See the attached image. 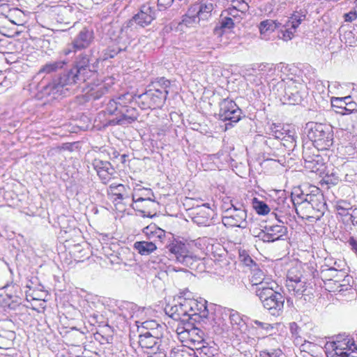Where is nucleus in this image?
Segmentation results:
<instances>
[{
	"instance_id": "f257e3e1",
	"label": "nucleus",
	"mask_w": 357,
	"mask_h": 357,
	"mask_svg": "<svg viewBox=\"0 0 357 357\" xmlns=\"http://www.w3.org/2000/svg\"><path fill=\"white\" fill-rule=\"evenodd\" d=\"M86 81L85 78L72 68L50 82H40L38 85V91L43 96L56 99L60 96H67L73 86H78Z\"/></svg>"
},
{
	"instance_id": "f03ea898",
	"label": "nucleus",
	"mask_w": 357,
	"mask_h": 357,
	"mask_svg": "<svg viewBox=\"0 0 357 357\" xmlns=\"http://www.w3.org/2000/svg\"><path fill=\"white\" fill-rule=\"evenodd\" d=\"M267 287H261L255 291L263 307L273 316H280L284 308V297L281 294V287L276 282H271Z\"/></svg>"
},
{
	"instance_id": "7ed1b4c3",
	"label": "nucleus",
	"mask_w": 357,
	"mask_h": 357,
	"mask_svg": "<svg viewBox=\"0 0 357 357\" xmlns=\"http://www.w3.org/2000/svg\"><path fill=\"white\" fill-rule=\"evenodd\" d=\"M306 134L312 147L318 150L328 149L333 144V131L330 126L309 122L305 126Z\"/></svg>"
},
{
	"instance_id": "20e7f679",
	"label": "nucleus",
	"mask_w": 357,
	"mask_h": 357,
	"mask_svg": "<svg viewBox=\"0 0 357 357\" xmlns=\"http://www.w3.org/2000/svg\"><path fill=\"white\" fill-rule=\"evenodd\" d=\"M183 306L189 311L188 320H192L198 323H203L206 326H211L213 328L218 324L215 321L214 314L209 312L206 300H187L185 299Z\"/></svg>"
},
{
	"instance_id": "39448f33",
	"label": "nucleus",
	"mask_w": 357,
	"mask_h": 357,
	"mask_svg": "<svg viewBox=\"0 0 357 357\" xmlns=\"http://www.w3.org/2000/svg\"><path fill=\"white\" fill-rule=\"evenodd\" d=\"M166 249L170 259L183 266H191L197 260V257L189 251L188 245L181 241L173 240L166 245Z\"/></svg>"
},
{
	"instance_id": "423d86ee",
	"label": "nucleus",
	"mask_w": 357,
	"mask_h": 357,
	"mask_svg": "<svg viewBox=\"0 0 357 357\" xmlns=\"http://www.w3.org/2000/svg\"><path fill=\"white\" fill-rule=\"evenodd\" d=\"M99 63L100 59L93 56L89 51L79 54L73 68L87 80L97 73Z\"/></svg>"
},
{
	"instance_id": "0eeeda50",
	"label": "nucleus",
	"mask_w": 357,
	"mask_h": 357,
	"mask_svg": "<svg viewBox=\"0 0 357 357\" xmlns=\"http://www.w3.org/2000/svg\"><path fill=\"white\" fill-rule=\"evenodd\" d=\"M219 107L218 119L222 121H229L225 124L226 129L234 126V123L241 120L242 111L234 100L224 98L219 102Z\"/></svg>"
},
{
	"instance_id": "6e6552de",
	"label": "nucleus",
	"mask_w": 357,
	"mask_h": 357,
	"mask_svg": "<svg viewBox=\"0 0 357 357\" xmlns=\"http://www.w3.org/2000/svg\"><path fill=\"white\" fill-rule=\"evenodd\" d=\"M162 333L159 331L142 332L139 335V344L142 348L148 349V354H162L166 356L165 346L162 345Z\"/></svg>"
},
{
	"instance_id": "1a4fd4ad",
	"label": "nucleus",
	"mask_w": 357,
	"mask_h": 357,
	"mask_svg": "<svg viewBox=\"0 0 357 357\" xmlns=\"http://www.w3.org/2000/svg\"><path fill=\"white\" fill-rule=\"evenodd\" d=\"M342 338V335L336 337L335 340L332 342H327L325 344V352L327 357L339 356L347 353H353L357 355V347L354 344V341L347 336L342 340H339Z\"/></svg>"
},
{
	"instance_id": "9d476101",
	"label": "nucleus",
	"mask_w": 357,
	"mask_h": 357,
	"mask_svg": "<svg viewBox=\"0 0 357 357\" xmlns=\"http://www.w3.org/2000/svg\"><path fill=\"white\" fill-rule=\"evenodd\" d=\"M169 91L148 89L137 95V103L142 109L160 108L165 103Z\"/></svg>"
},
{
	"instance_id": "9b49d317",
	"label": "nucleus",
	"mask_w": 357,
	"mask_h": 357,
	"mask_svg": "<svg viewBox=\"0 0 357 357\" xmlns=\"http://www.w3.org/2000/svg\"><path fill=\"white\" fill-rule=\"evenodd\" d=\"M93 40V31L87 27H84L79 31L72 42L63 50L62 52L66 56L72 53L75 54L77 51L88 48L92 44Z\"/></svg>"
},
{
	"instance_id": "f8f14e48",
	"label": "nucleus",
	"mask_w": 357,
	"mask_h": 357,
	"mask_svg": "<svg viewBox=\"0 0 357 357\" xmlns=\"http://www.w3.org/2000/svg\"><path fill=\"white\" fill-rule=\"evenodd\" d=\"M319 151L311 144H307V142L303 146L304 165L310 172H318L322 169L325 164L323 157L319 154Z\"/></svg>"
},
{
	"instance_id": "ddd939ff",
	"label": "nucleus",
	"mask_w": 357,
	"mask_h": 357,
	"mask_svg": "<svg viewBox=\"0 0 357 357\" xmlns=\"http://www.w3.org/2000/svg\"><path fill=\"white\" fill-rule=\"evenodd\" d=\"M287 232V227L282 225H265L255 236L264 243H273L284 240Z\"/></svg>"
},
{
	"instance_id": "4468645a",
	"label": "nucleus",
	"mask_w": 357,
	"mask_h": 357,
	"mask_svg": "<svg viewBox=\"0 0 357 357\" xmlns=\"http://www.w3.org/2000/svg\"><path fill=\"white\" fill-rule=\"evenodd\" d=\"M311 194L309 196L307 208H311L314 212V217L319 220L327 210V204L324 199L322 191L317 186L314 185Z\"/></svg>"
},
{
	"instance_id": "2eb2a0df",
	"label": "nucleus",
	"mask_w": 357,
	"mask_h": 357,
	"mask_svg": "<svg viewBox=\"0 0 357 357\" xmlns=\"http://www.w3.org/2000/svg\"><path fill=\"white\" fill-rule=\"evenodd\" d=\"M156 17L155 10L149 4L142 5L139 11L126 23V27H132L135 24L141 27L149 25Z\"/></svg>"
},
{
	"instance_id": "dca6fc26",
	"label": "nucleus",
	"mask_w": 357,
	"mask_h": 357,
	"mask_svg": "<svg viewBox=\"0 0 357 357\" xmlns=\"http://www.w3.org/2000/svg\"><path fill=\"white\" fill-rule=\"evenodd\" d=\"M247 211L245 208L227 209L222 217V223L227 227L245 228L247 222Z\"/></svg>"
},
{
	"instance_id": "f3484780",
	"label": "nucleus",
	"mask_w": 357,
	"mask_h": 357,
	"mask_svg": "<svg viewBox=\"0 0 357 357\" xmlns=\"http://www.w3.org/2000/svg\"><path fill=\"white\" fill-rule=\"evenodd\" d=\"M313 186L312 185H303L302 187L294 188L291 192L290 202L295 206L297 214H298V207L300 210L307 209L308 197L312 191L310 188H313Z\"/></svg>"
},
{
	"instance_id": "a211bd4d",
	"label": "nucleus",
	"mask_w": 357,
	"mask_h": 357,
	"mask_svg": "<svg viewBox=\"0 0 357 357\" xmlns=\"http://www.w3.org/2000/svg\"><path fill=\"white\" fill-rule=\"evenodd\" d=\"M92 166L103 184L108 183L116 174L114 168L109 161L95 158L92 162Z\"/></svg>"
},
{
	"instance_id": "6ab92c4d",
	"label": "nucleus",
	"mask_w": 357,
	"mask_h": 357,
	"mask_svg": "<svg viewBox=\"0 0 357 357\" xmlns=\"http://www.w3.org/2000/svg\"><path fill=\"white\" fill-rule=\"evenodd\" d=\"M119 116L109 120L108 125L109 126H125L130 124L137 120L139 112L137 109L132 105L128 106L119 110Z\"/></svg>"
},
{
	"instance_id": "aec40b11",
	"label": "nucleus",
	"mask_w": 357,
	"mask_h": 357,
	"mask_svg": "<svg viewBox=\"0 0 357 357\" xmlns=\"http://www.w3.org/2000/svg\"><path fill=\"white\" fill-rule=\"evenodd\" d=\"M211 259L223 273L230 268V261L227 257V252L220 245L212 247Z\"/></svg>"
},
{
	"instance_id": "412c9836",
	"label": "nucleus",
	"mask_w": 357,
	"mask_h": 357,
	"mask_svg": "<svg viewBox=\"0 0 357 357\" xmlns=\"http://www.w3.org/2000/svg\"><path fill=\"white\" fill-rule=\"evenodd\" d=\"M251 271V278L250 281L252 282V287L253 290L257 291V289H261V287H267L270 284H268L271 282H275L271 278L266 277L259 267V265L255 266V268Z\"/></svg>"
},
{
	"instance_id": "4be33fe9",
	"label": "nucleus",
	"mask_w": 357,
	"mask_h": 357,
	"mask_svg": "<svg viewBox=\"0 0 357 357\" xmlns=\"http://www.w3.org/2000/svg\"><path fill=\"white\" fill-rule=\"evenodd\" d=\"M112 82H101L98 84H92L86 93V97L88 100H96L100 99L105 94L108 93L111 87Z\"/></svg>"
},
{
	"instance_id": "5701e85b",
	"label": "nucleus",
	"mask_w": 357,
	"mask_h": 357,
	"mask_svg": "<svg viewBox=\"0 0 357 357\" xmlns=\"http://www.w3.org/2000/svg\"><path fill=\"white\" fill-rule=\"evenodd\" d=\"M132 201L134 202V204L132 205V208L135 210H137L142 213L144 217H150L152 218L153 215H151L150 213L148 214H146L145 210H144V208H150V205H158V202H155L154 198H151L150 197H139L137 199H135V196H132Z\"/></svg>"
},
{
	"instance_id": "b1692460",
	"label": "nucleus",
	"mask_w": 357,
	"mask_h": 357,
	"mask_svg": "<svg viewBox=\"0 0 357 357\" xmlns=\"http://www.w3.org/2000/svg\"><path fill=\"white\" fill-rule=\"evenodd\" d=\"M167 314H170L169 316L174 320L181 319L182 321L188 320V315L189 311L185 307L183 306V303H181L178 305H174L170 307Z\"/></svg>"
},
{
	"instance_id": "393cba45",
	"label": "nucleus",
	"mask_w": 357,
	"mask_h": 357,
	"mask_svg": "<svg viewBox=\"0 0 357 357\" xmlns=\"http://www.w3.org/2000/svg\"><path fill=\"white\" fill-rule=\"evenodd\" d=\"M15 333L12 331L0 329V349H8L13 344Z\"/></svg>"
},
{
	"instance_id": "a878e982",
	"label": "nucleus",
	"mask_w": 357,
	"mask_h": 357,
	"mask_svg": "<svg viewBox=\"0 0 357 357\" xmlns=\"http://www.w3.org/2000/svg\"><path fill=\"white\" fill-rule=\"evenodd\" d=\"M278 30L279 31L278 37L280 39L287 42L291 40L294 37V33L296 29H293L291 25L289 24V22L286 21L284 24L280 23V28H279Z\"/></svg>"
},
{
	"instance_id": "bb28decb",
	"label": "nucleus",
	"mask_w": 357,
	"mask_h": 357,
	"mask_svg": "<svg viewBox=\"0 0 357 357\" xmlns=\"http://www.w3.org/2000/svg\"><path fill=\"white\" fill-rule=\"evenodd\" d=\"M307 13V11L305 8L296 9L287 22H289L293 29H297L301 22L305 20Z\"/></svg>"
},
{
	"instance_id": "cd10ccee",
	"label": "nucleus",
	"mask_w": 357,
	"mask_h": 357,
	"mask_svg": "<svg viewBox=\"0 0 357 357\" xmlns=\"http://www.w3.org/2000/svg\"><path fill=\"white\" fill-rule=\"evenodd\" d=\"M134 248L142 255H149L157 249L155 243L151 241H137Z\"/></svg>"
},
{
	"instance_id": "c85d7f7f",
	"label": "nucleus",
	"mask_w": 357,
	"mask_h": 357,
	"mask_svg": "<svg viewBox=\"0 0 357 357\" xmlns=\"http://www.w3.org/2000/svg\"><path fill=\"white\" fill-rule=\"evenodd\" d=\"M279 28H280V22L273 20H264L259 25L261 35L272 33Z\"/></svg>"
},
{
	"instance_id": "c756f323",
	"label": "nucleus",
	"mask_w": 357,
	"mask_h": 357,
	"mask_svg": "<svg viewBox=\"0 0 357 357\" xmlns=\"http://www.w3.org/2000/svg\"><path fill=\"white\" fill-rule=\"evenodd\" d=\"M66 63L67 61L64 60H59L47 63L40 68V70L38 71V74H50L56 72L58 70L63 68Z\"/></svg>"
},
{
	"instance_id": "7c9ffc66",
	"label": "nucleus",
	"mask_w": 357,
	"mask_h": 357,
	"mask_svg": "<svg viewBox=\"0 0 357 357\" xmlns=\"http://www.w3.org/2000/svg\"><path fill=\"white\" fill-rule=\"evenodd\" d=\"M287 287L289 291H293V295L296 297H299L300 295H305V292L309 291V289L306 286V282L303 280H300V282L287 284Z\"/></svg>"
},
{
	"instance_id": "2f4dec72",
	"label": "nucleus",
	"mask_w": 357,
	"mask_h": 357,
	"mask_svg": "<svg viewBox=\"0 0 357 357\" xmlns=\"http://www.w3.org/2000/svg\"><path fill=\"white\" fill-rule=\"evenodd\" d=\"M188 335L190 340L197 346L202 343H205L204 333L197 327H193L188 330Z\"/></svg>"
},
{
	"instance_id": "473e14b6",
	"label": "nucleus",
	"mask_w": 357,
	"mask_h": 357,
	"mask_svg": "<svg viewBox=\"0 0 357 357\" xmlns=\"http://www.w3.org/2000/svg\"><path fill=\"white\" fill-rule=\"evenodd\" d=\"M137 95H133L130 93H126L119 96L116 100L117 101L119 110L128 106H131L134 100L137 102Z\"/></svg>"
},
{
	"instance_id": "72a5a7b5",
	"label": "nucleus",
	"mask_w": 357,
	"mask_h": 357,
	"mask_svg": "<svg viewBox=\"0 0 357 357\" xmlns=\"http://www.w3.org/2000/svg\"><path fill=\"white\" fill-rule=\"evenodd\" d=\"M285 96L287 97L292 105H299L303 100V96L301 92L296 89L288 87L285 91Z\"/></svg>"
},
{
	"instance_id": "f704fd0d",
	"label": "nucleus",
	"mask_w": 357,
	"mask_h": 357,
	"mask_svg": "<svg viewBox=\"0 0 357 357\" xmlns=\"http://www.w3.org/2000/svg\"><path fill=\"white\" fill-rule=\"evenodd\" d=\"M198 5L199 17L202 20H207L213 10V5L211 3H197Z\"/></svg>"
},
{
	"instance_id": "c9c22d12",
	"label": "nucleus",
	"mask_w": 357,
	"mask_h": 357,
	"mask_svg": "<svg viewBox=\"0 0 357 357\" xmlns=\"http://www.w3.org/2000/svg\"><path fill=\"white\" fill-rule=\"evenodd\" d=\"M170 86V81L165 79V77H159L155 79L153 82H151V84L149 85L151 90H158V91H168V89Z\"/></svg>"
},
{
	"instance_id": "e433bc0d",
	"label": "nucleus",
	"mask_w": 357,
	"mask_h": 357,
	"mask_svg": "<svg viewBox=\"0 0 357 357\" xmlns=\"http://www.w3.org/2000/svg\"><path fill=\"white\" fill-rule=\"evenodd\" d=\"M212 344L209 342L202 343L199 344L200 346L197 348L199 349L201 353L206 355L208 357L213 356L215 354H217L218 349L215 344L212 342Z\"/></svg>"
},
{
	"instance_id": "4c0bfd02",
	"label": "nucleus",
	"mask_w": 357,
	"mask_h": 357,
	"mask_svg": "<svg viewBox=\"0 0 357 357\" xmlns=\"http://www.w3.org/2000/svg\"><path fill=\"white\" fill-rule=\"evenodd\" d=\"M252 206L259 215H266L270 211L268 206L263 201L255 197L252 199Z\"/></svg>"
},
{
	"instance_id": "58836bf2",
	"label": "nucleus",
	"mask_w": 357,
	"mask_h": 357,
	"mask_svg": "<svg viewBox=\"0 0 357 357\" xmlns=\"http://www.w3.org/2000/svg\"><path fill=\"white\" fill-rule=\"evenodd\" d=\"M168 357H197L192 356L183 346H178L171 349Z\"/></svg>"
},
{
	"instance_id": "ea45409f",
	"label": "nucleus",
	"mask_w": 357,
	"mask_h": 357,
	"mask_svg": "<svg viewBox=\"0 0 357 357\" xmlns=\"http://www.w3.org/2000/svg\"><path fill=\"white\" fill-rule=\"evenodd\" d=\"M239 259L245 266L250 267V270L258 265L245 250L239 252Z\"/></svg>"
},
{
	"instance_id": "a19ab883",
	"label": "nucleus",
	"mask_w": 357,
	"mask_h": 357,
	"mask_svg": "<svg viewBox=\"0 0 357 357\" xmlns=\"http://www.w3.org/2000/svg\"><path fill=\"white\" fill-rule=\"evenodd\" d=\"M142 328L146 330L145 332H151L152 331H159L162 333V326L154 320H149L142 323Z\"/></svg>"
},
{
	"instance_id": "79ce46f5",
	"label": "nucleus",
	"mask_w": 357,
	"mask_h": 357,
	"mask_svg": "<svg viewBox=\"0 0 357 357\" xmlns=\"http://www.w3.org/2000/svg\"><path fill=\"white\" fill-rule=\"evenodd\" d=\"M282 351L279 349H264L259 352V357H282Z\"/></svg>"
},
{
	"instance_id": "37998d69",
	"label": "nucleus",
	"mask_w": 357,
	"mask_h": 357,
	"mask_svg": "<svg viewBox=\"0 0 357 357\" xmlns=\"http://www.w3.org/2000/svg\"><path fill=\"white\" fill-rule=\"evenodd\" d=\"M296 268H291L287 273V284L290 283H294L296 282H300V280L303 279L302 275L300 273H297Z\"/></svg>"
},
{
	"instance_id": "c03bdc74",
	"label": "nucleus",
	"mask_w": 357,
	"mask_h": 357,
	"mask_svg": "<svg viewBox=\"0 0 357 357\" xmlns=\"http://www.w3.org/2000/svg\"><path fill=\"white\" fill-rule=\"evenodd\" d=\"M339 271L335 268H329L326 269H322L321 271V276L327 280H332L333 278H335Z\"/></svg>"
},
{
	"instance_id": "a18cd8bd",
	"label": "nucleus",
	"mask_w": 357,
	"mask_h": 357,
	"mask_svg": "<svg viewBox=\"0 0 357 357\" xmlns=\"http://www.w3.org/2000/svg\"><path fill=\"white\" fill-rule=\"evenodd\" d=\"M345 100H350V96H346L343 98L338 97H333L331 98V105L333 107H336L337 109L345 108L347 104L344 102Z\"/></svg>"
},
{
	"instance_id": "49530a36",
	"label": "nucleus",
	"mask_w": 357,
	"mask_h": 357,
	"mask_svg": "<svg viewBox=\"0 0 357 357\" xmlns=\"http://www.w3.org/2000/svg\"><path fill=\"white\" fill-rule=\"evenodd\" d=\"M106 110L109 114L118 116L119 107L117 101L114 99L110 100L107 105Z\"/></svg>"
},
{
	"instance_id": "de8ad7c7",
	"label": "nucleus",
	"mask_w": 357,
	"mask_h": 357,
	"mask_svg": "<svg viewBox=\"0 0 357 357\" xmlns=\"http://www.w3.org/2000/svg\"><path fill=\"white\" fill-rule=\"evenodd\" d=\"M201 20L199 17H191L188 15H183L181 24H184L188 27L193 26L199 22Z\"/></svg>"
},
{
	"instance_id": "09e8293b",
	"label": "nucleus",
	"mask_w": 357,
	"mask_h": 357,
	"mask_svg": "<svg viewBox=\"0 0 357 357\" xmlns=\"http://www.w3.org/2000/svg\"><path fill=\"white\" fill-rule=\"evenodd\" d=\"M229 319H230L231 323L232 324L238 325V326H241V327H242L243 326L247 327L245 326V324L243 321L242 318L241 317L240 314L234 310H232L231 312L230 315H229Z\"/></svg>"
},
{
	"instance_id": "8fccbe9b",
	"label": "nucleus",
	"mask_w": 357,
	"mask_h": 357,
	"mask_svg": "<svg viewBox=\"0 0 357 357\" xmlns=\"http://www.w3.org/2000/svg\"><path fill=\"white\" fill-rule=\"evenodd\" d=\"M126 189V187L123 184H116V183H112L107 190V194L109 195H114L116 194L119 192H123Z\"/></svg>"
},
{
	"instance_id": "3c124183",
	"label": "nucleus",
	"mask_w": 357,
	"mask_h": 357,
	"mask_svg": "<svg viewBox=\"0 0 357 357\" xmlns=\"http://www.w3.org/2000/svg\"><path fill=\"white\" fill-rule=\"evenodd\" d=\"M339 181V177L335 176L333 173H332L331 175L327 174L324 178V181L326 183L333 185H337Z\"/></svg>"
},
{
	"instance_id": "603ef678",
	"label": "nucleus",
	"mask_w": 357,
	"mask_h": 357,
	"mask_svg": "<svg viewBox=\"0 0 357 357\" xmlns=\"http://www.w3.org/2000/svg\"><path fill=\"white\" fill-rule=\"evenodd\" d=\"M198 8L197 3L191 5L185 15L199 17Z\"/></svg>"
},
{
	"instance_id": "864d4df0",
	"label": "nucleus",
	"mask_w": 357,
	"mask_h": 357,
	"mask_svg": "<svg viewBox=\"0 0 357 357\" xmlns=\"http://www.w3.org/2000/svg\"><path fill=\"white\" fill-rule=\"evenodd\" d=\"M173 0H158V7L160 10H165L173 3Z\"/></svg>"
},
{
	"instance_id": "5fc2aeb1",
	"label": "nucleus",
	"mask_w": 357,
	"mask_h": 357,
	"mask_svg": "<svg viewBox=\"0 0 357 357\" xmlns=\"http://www.w3.org/2000/svg\"><path fill=\"white\" fill-rule=\"evenodd\" d=\"M157 228L158 227L155 225L151 224L144 228L143 232L149 238H151L155 234V231H156Z\"/></svg>"
},
{
	"instance_id": "6e6d98bb",
	"label": "nucleus",
	"mask_w": 357,
	"mask_h": 357,
	"mask_svg": "<svg viewBox=\"0 0 357 357\" xmlns=\"http://www.w3.org/2000/svg\"><path fill=\"white\" fill-rule=\"evenodd\" d=\"M234 21L231 17H225L222 19L220 25L222 28L231 29L234 26Z\"/></svg>"
},
{
	"instance_id": "4d7b16f0",
	"label": "nucleus",
	"mask_w": 357,
	"mask_h": 357,
	"mask_svg": "<svg viewBox=\"0 0 357 357\" xmlns=\"http://www.w3.org/2000/svg\"><path fill=\"white\" fill-rule=\"evenodd\" d=\"M232 3L234 4V7H239L240 9L242 10H248L249 6L245 0H231Z\"/></svg>"
},
{
	"instance_id": "13d9d810",
	"label": "nucleus",
	"mask_w": 357,
	"mask_h": 357,
	"mask_svg": "<svg viewBox=\"0 0 357 357\" xmlns=\"http://www.w3.org/2000/svg\"><path fill=\"white\" fill-rule=\"evenodd\" d=\"M253 322L255 323V324H256L261 328L265 330L266 331H270L273 328V326L268 323L261 322L258 320H254Z\"/></svg>"
},
{
	"instance_id": "bf43d9fd",
	"label": "nucleus",
	"mask_w": 357,
	"mask_h": 357,
	"mask_svg": "<svg viewBox=\"0 0 357 357\" xmlns=\"http://www.w3.org/2000/svg\"><path fill=\"white\" fill-rule=\"evenodd\" d=\"M289 329L293 337L299 335L301 328L296 322L290 323Z\"/></svg>"
},
{
	"instance_id": "052dcab7",
	"label": "nucleus",
	"mask_w": 357,
	"mask_h": 357,
	"mask_svg": "<svg viewBox=\"0 0 357 357\" xmlns=\"http://www.w3.org/2000/svg\"><path fill=\"white\" fill-rule=\"evenodd\" d=\"M13 11H17V10L13 9ZM12 12V10L9 8V6L6 3H3L0 5V13L4 15L6 17H8V15L7 13Z\"/></svg>"
},
{
	"instance_id": "680f3d73",
	"label": "nucleus",
	"mask_w": 357,
	"mask_h": 357,
	"mask_svg": "<svg viewBox=\"0 0 357 357\" xmlns=\"http://www.w3.org/2000/svg\"><path fill=\"white\" fill-rule=\"evenodd\" d=\"M357 18V13L356 11H350L344 14V20L346 22H353Z\"/></svg>"
},
{
	"instance_id": "e2e57ef3",
	"label": "nucleus",
	"mask_w": 357,
	"mask_h": 357,
	"mask_svg": "<svg viewBox=\"0 0 357 357\" xmlns=\"http://www.w3.org/2000/svg\"><path fill=\"white\" fill-rule=\"evenodd\" d=\"M336 209L337 210L338 213L340 215H347V210L348 208L347 207H345L344 206H342L340 204H338L337 206H336Z\"/></svg>"
},
{
	"instance_id": "0e129e2a",
	"label": "nucleus",
	"mask_w": 357,
	"mask_h": 357,
	"mask_svg": "<svg viewBox=\"0 0 357 357\" xmlns=\"http://www.w3.org/2000/svg\"><path fill=\"white\" fill-rule=\"evenodd\" d=\"M346 111H349V113H352L354 111H357V105L355 102L352 101L346 106Z\"/></svg>"
},
{
	"instance_id": "69168bd1",
	"label": "nucleus",
	"mask_w": 357,
	"mask_h": 357,
	"mask_svg": "<svg viewBox=\"0 0 357 357\" xmlns=\"http://www.w3.org/2000/svg\"><path fill=\"white\" fill-rule=\"evenodd\" d=\"M165 236V231L159 227L157 228L155 234L151 238L155 237L162 239Z\"/></svg>"
},
{
	"instance_id": "338daca9",
	"label": "nucleus",
	"mask_w": 357,
	"mask_h": 357,
	"mask_svg": "<svg viewBox=\"0 0 357 357\" xmlns=\"http://www.w3.org/2000/svg\"><path fill=\"white\" fill-rule=\"evenodd\" d=\"M312 290V288H310L309 289V291H307V292H305V295H300L299 297H298V298H303L304 301H310V299L312 298V292L311 291Z\"/></svg>"
},
{
	"instance_id": "774afa93",
	"label": "nucleus",
	"mask_w": 357,
	"mask_h": 357,
	"mask_svg": "<svg viewBox=\"0 0 357 357\" xmlns=\"http://www.w3.org/2000/svg\"><path fill=\"white\" fill-rule=\"evenodd\" d=\"M108 51L109 52V56L111 58H113L115 55H116L119 52L121 51L120 48H118V50L114 49H109Z\"/></svg>"
}]
</instances>
